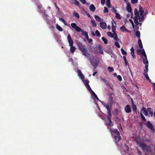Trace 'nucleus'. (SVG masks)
<instances>
[{
  "instance_id": "nucleus-49",
  "label": "nucleus",
  "mask_w": 155,
  "mask_h": 155,
  "mask_svg": "<svg viewBox=\"0 0 155 155\" xmlns=\"http://www.w3.org/2000/svg\"><path fill=\"white\" fill-rule=\"evenodd\" d=\"M95 33L97 36L99 37H101V34L98 30H96Z\"/></svg>"
},
{
  "instance_id": "nucleus-13",
  "label": "nucleus",
  "mask_w": 155,
  "mask_h": 155,
  "mask_svg": "<svg viewBox=\"0 0 155 155\" xmlns=\"http://www.w3.org/2000/svg\"><path fill=\"white\" fill-rule=\"evenodd\" d=\"M147 110H148V112L149 114V115L152 117L153 115V109L150 107H148L147 108Z\"/></svg>"
},
{
  "instance_id": "nucleus-32",
  "label": "nucleus",
  "mask_w": 155,
  "mask_h": 155,
  "mask_svg": "<svg viewBox=\"0 0 155 155\" xmlns=\"http://www.w3.org/2000/svg\"><path fill=\"white\" fill-rule=\"evenodd\" d=\"M98 48L100 53L101 54H103L104 52L101 48V46L99 45L98 46Z\"/></svg>"
},
{
  "instance_id": "nucleus-42",
  "label": "nucleus",
  "mask_w": 155,
  "mask_h": 155,
  "mask_svg": "<svg viewBox=\"0 0 155 155\" xmlns=\"http://www.w3.org/2000/svg\"><path fill=\"white\" fill-rule=\"evenodd\" d=\"M121 51L123 55H125L126 54L127 52L123 48H121Z\"/></svg>"
},
{
  "instance_id": "nucleus-14",
  "label": "nucleus",
  "mask_w": 155,
  "mask_h": 155,
  "mask_svg": "<svg viewBox=\"0 0 155 155\" xmlns=\"http://www.w3.org/2000/svg\"><path fill=\"white\" fill-rule=\"evenodd\" d=\"M77 72L78 74V76L82 80H83L84 78V76L81 71L80 70H78Z\"/></svg>"
},
{
  "instance_id": "nucleus-48",
  "label": "nucleus",
  "mask_w": 155,
  "mask_h": 155,
  "mask_svg": "<svg viewBox=\"0 0 155 155\" xmlns=\"http://www.w3.org/2000/svg\"><path fill=\"white\" fill-rule=\"evenodd\" d=\"M114 45L118 48H120V46L118 42H115Z\"/></svg>"
},
{
  "instance_id": "nucleus-26",
  "label": "nucleus",
  "mask_w": 155,
  "mask_h": 155,
  "mask_svg": "<svg viewBox=\"0 0 155 155\" xmlns=\"http://www.w3.org/2000/svg\"><path fill=\"white\" fill-rule=\"evenodd\" d=\"M56 27L57 29L60 31H63V28L58 24H57L56 25Z\"/></svg>"
},
{
  "instance_id": "nucleus-44",
  "label": "nucleus",
  "mask_w": 155,
  "mask_h": 155,
  "mask_svg": "<svg viewBox=\"0 0 155 155\" xmlns=\"http://www.w3.org/2000/svg\"><path fill=\"white\" fill-rule=\"evenodd\" d=\"M91 22L92 25L93 27H96L97 26V24L95 23V21L94 20H91Z\"/></svg>"
},
{
  "instance_id": "nucleus-40",
  "label": "nucleus",
  "mask_w": 155,
  "mask_h": 155,
  "mask_svg": "<svg viewBox=\"0 0 155 155\" xmlns=\"http://www.w3.org/2000/svg\"><path fill=\"white\" fill-rule=\"evenodd\" d=\"M82 35H84L85 37L88 35V33L87 32H86L84 30H82L81 31Z\"/></svg>"
},
{
  "instance_id": "nucleus-23",
  "label": "nucleus",
  "mask_w": 155,
  "mask_h": 155,
  "mask_svg": "<svg viewBox=\"0 0 155 155\" xmlns=\"http://www.w3.org/2000/svg\"><path fill=\"white\" fill-rule=\"evenodd\" d=\"M138 45H139L140 48V49L143 48V45H142V42L141 41V40L140 38L139 39H138Z\"/></svg>"
},
{
  "instance_id": "nucleus-41",
  "label": "nucleus",
  "mask_w": 155,
  "mask_h": 155,
  "mask_svg": "<svg viewBox=\"0 0 155 155\" xmlns=\"http://www.w3.org/2000/svg\"><path fill=\"white\" fill-rule=\"evenodd\" d=\"M124 60V61L125 64L126 66L128 65L129 67V65L128 62L127 61L126 57L125 56H124L123 57Z\"/></svg>"
},
{
  "instance_id": "nucleus-22",
  "label": "nucleus",
  "mask_w": 155,
  "mask_h": 155,
  "mask_svg": "<svg viewBox=\"0 0 155 155\" xmlns=\"http://www.w3.org/2000/svg\"><path fill=\"white\" fill-rule=\"evenodd\" d=\"M104 107L107 109L108 113H110V109L109 108V105H107L106 103H104L103 104Z\"/></svg>"
},
{
  "instance_id": "nucleus-46",
  "label": "nucleus",
  "mask_w": 155,
  "mask_h": 155,
  "mask_svg": "<svg viewBox=\"0 0 155 155\" xmlns=\"http://www.w3.org/2000/svg\"><path fill=\"white\" fill-rule=\"evenodd\" d=\"M73 15L77 18H79V15L78 14L77 12H74Z\"/></svg>"
},
{
  "instance_id": "nucleus-31",
  "label": "nucleus",
  "mask_w": 155,
  "mask_h": 155,
  "mask_svg": "<svg viewBox=\"0 0 155 155\" xmlns=\"http://www.w3.org/2000/svg\"><path fill=\"white\" fill-rule=\"evenodd\" d=\"M114 34V36L113 37L114 40H115L116 41H119V38L118 37L117 33Z\"/></svg>"
},
{
  "instance_id": "nucleus-45",
  "label": "nucleus",
  "mask_w": 155,
  "mask_h": 155,
  "mask_svg": "<svg viewBox=\"0 0 155 155\" xmlns=\"http://www.w3.org/2000/svg\"><path fill=\"white\" fill-rule=\"evenodd\" d=\"M140 116L142 118V120L144 121H146V118L141 113H140Z\"/></svg>"
},
{
  "instance_id": "nucleus-11",
  "label": "nucleus",
  "mask_w": 155,
  "mask_h": 155,
  "mask_svg": "<svg viewBox=\"0 0 155 155\" xmlns=\"http://www.w3.org/2000/svg\"><path fill=\"white\" fill-rule=\"evenodd\" d=\"M100 27L103 29H105L107 28V25L105 22L101 21L100 23Z\"/></svg>"
},
{
  "instance_id": "nucleus-30",
  "label": "nucleus",
  "mask_w": 155,
  "mask_h": 155,
  "mask_svg": "<svg viewBox=\"0 0 155 155\" xmlns=\"http://www.w3.org/2000/svg\"><path fill=\"white\" fill-rule=\"evenodd\" d=\"M94 18L98 22L101 21V18L100 17L97 15H95Z\"/></svg>"
},
{
  "instance_id": "nucleus-47",
  "label": "nucleus",
  "mask_w": 155,
  "mask_h": 155,
  "mask_svg": "<svg viewBox=\"0 0 155 155\" xmlns=\"http://www.w3.org/2000/svg\"><path fill=\"white\" fill-rule=\"evenodd\" d=\"M107 69L110 72H112L114 71L113 68L110 67H108L107 68Z\"/></svg>"
},
{
  "instance_id": "nucleus-7",
  "label": "nucleus",
  "mask_w": 155,
  "mask_h": 155,
  "mask_svg": "<svg viewBox=\"0 0 155 155\" xmlns=\"http://www.w3.org/2000/svg\"><path fill=\"white\" fill-rule=\"evenodd\" d=\"M142 61L145 65V68L144 69V71H148V67L149 62L147 59L144 60V59L142 60Z\"/></svg>"
},
{
  "instance_id": "nucleus-57",
  "label": "nucleus",
  "mask_w": 155,
  "mask_h": 155,
  "mask_svg": "<svg viewBox=\"0 0 155 155\" xmlns=\"http://www.w3.org/2000/svg\"><path fill=\"white\" fill-rule=\"evenodd\" d=\"M145 76V78L149 81H150V82H151V80L150 79L148 76V75H145L144 76Z\"/></svg>"
},
{
  "instance_id": "nucleus-25",
  "label": "nucleus",
  "mask_w": 155,
  "mask_h": 155,
  "mask_svg": "<svg viewBox=\"0 0 155 155\" xmlns=\"http://www.w3.org/2000/svg\"><path fill=\"white\" fill-rule=\"evenodd\" d=\"M135 17H140L139 13L138 12V10L137 8H135L134 9Z\"/></svg>"
},
{
  "instance_id": "nucleus-12",
  "label": "nucleus",
  "mask_w": 155,
  "mask_h": 155,
  "mask_svg": "<svg viewBox=\"0 0 155 155\" xmlns=\"http://www.w3.org/2000/svg\"><path fill=\"white\" fill-rule=\"evenodd\" d=\"M120 29L122 30V31H126L128 33H130L131 31L127 29L125 27V26L124 25H122V26H121L120 27Z\"/></svg>"
},
{
  "instance_id": "nucleus-29",
  "label": "nucleus",
  "mask_w": 155,
  "mask_h": 155,
  "mask_svg": "<svg viewBox=\"0 0 155 155\" xmlns=\"http://www.w3.org/2000/svg\"><path fill=\"white\" fill-rule=\"evenodd\" d=\"M141 16V18L140 17H140H138L139 18V21L140 22H141L143 21L144 19V15L143 14L142 15H140Z\"/></svg>"
},
{
  "instance_id": "nucleus-38",
  "label": "nucleus",
  "mask_w": 155,
  "mask_h": 155,
  "mask_svg": "<svg viewBox=\"0 0 155 155\" xmlns=\"http://www.w3.org/2000/svg\"><path fill=\"white\" fill-rule=\"evenodd\" d=\"M87 87V90L89 91L90 93H91V92L93 91L91 88L89 84L85 86Z\"/></svg>"
},
{
  "instance_id": "nucleus-4",
  "label": "nucleus",
  "mask_w": 155,
  "mask_h": 155,
  "mask_svg": "<svg viewBox=\"0 0 155 155\" xmlns=\"http://www.w3.org/2000/svg\"><path fill=\"white\" fill-rule=\"evenodd\" d=\"M91 62L95 69L97 67L99 64V61L97 59H93Z\"/></svg>"
},
{
  "instance_id": "nucleus-5",
  "label": "nucleus",
  "mask_w": 155,
  "mask_h": 155,
  "mask_svg": "<svg viewBox=\"0 0 155 155\" xmlns=\"http://www.w3.org/2000/svg\"><path fill=\"white\" fill-rule=\"evenodd\" d=\"M124 1L127 5V12L129 13H131V14H132L133 15V13L132 12L131 7L129 2L126 0H125Z\"/></svg>"
},
{
  "instance_id": "nucleus-10",
  "label": "nucleus",
  "mask_w": 155,
  "mask_h": 155,
  "mask_svg": "<svg viewBox=\"0 0 155 155\" xmlns=\"http://www.w3.org/2000/svg\"><path fill=\"white\" fill-rule=\"evenodd\" d=\"M139 146L142 148L143 150H147V146L143 143H140Z\"/></svg>"
},
{
  "instance_id": "nucleus-52",
  "label": "nucleus",
  "mask_w": 155,
  "mask_h": 155,
  "mask_svg": "<svg viewBox=\"0 0 155 155\" xmlns=\"http://www.w3.org/2000/svg\"><path fill=\"white\" fill-rule=\"evenodd\" d=\"M89 81H88V80L87 79L85 80L84 82V84L85 86H86L87 85L89 84Z\"/></svg>"
},
{
  "instance_id": "nucleus-16",
  "label": "nucleus",
  "mask_w": 155,
  "mask_h": 155,
  "mask_svg": "<svg viewBox=\"0 0 155 155\" xmlns=\"http://www.w3.org/2000/svg\"><path fill=\"white\" fill-rule=\"evenodd\" d=\"M67 38L69 44H71V43H74L72 39L71 36L69 34H68Z\"/></svg>"
},
{
  "instance_id": "nucleus-28",
  "label": "nucleus",
  "mask_w": 155,
  "mask_h": 155,
  "mask_svg": "<svg viewBox=\"0 0 155 155\" xmlns=\"http://www.w3.org/2000/svg\"><path fill=\"white\" fill-rule=\"evenodd\" d=\"M135 34L138 39H140V32L139 31H137L135 33Z\"/></svg>"
},
{
  "instance_id": "nucleus-2",
  "label": "nucleus",
  "mask_w": 155,
  "mask_h": 155,
  "mask_svg": "<svg viewBox=\"0 0 155 155\" xmlns=\"http://www.w3.org/2000/svg\"><path fill=\"white\" fill-rule=\"evenodd\" d=\"M76 44L78 49L82 52L83 54L85 56H87L88 54L87 49L85 46L80 41H77Z\"/></svg>"
},
{
  "instance_id": "nucleus-63",
  "label": "nucleus",
  "mask_w": 155,
  "mask_h": 155,
  "mask_svg": "<svg viewBox=\"0 0 155 155\" xmlns=\"http://www.w3.org/2000/svg\"><path fill=\"white\" fill-rule=\"evenodd\" d=\"M129 21L131 23V24L132 25V26H133V27L134 28V24L133 21H132V20L131 19H129Z\"/></svg>"
},
{
  "instance_id": "nucleus-39",
  "label": "nucleus",
  "mask_w": 155,
  "mask_h": 155,
  "mask_svg": "<svg viewBox=\"0 0 155 155\" xmlns=\"http://www.w3.org/2000/svg\"><path fill=\"white\" fill-rule=\"evenodd\" d=\"M108 114L109 116H107V118L109 121L111 120V112H110V113H108Z\"/></svg>"
},
{
  "instance_id": "nucleus-17",
  "label": "nucleus",
  "mask_w": 155,
  "mask_h": 155,
  "mask_svg": "<svg viewBox=\"0 0 155 155\" xmlns=\"http://www.w3.org/2000/svg\"><path fill=\"white\" fill-rule=\"evenodd\" d=\"M141 110L143 111V112L144 114L146 116H147L148 115V110L145 107L142 108L141 109Z\"/></svg>"
},
{
  "instance_id": "nucleus-43",
  "label": "nucleus",
  "mask_w": 155,
  "mask_h": 155,
  "mask_svg": "<svg viewBox=\"0 0 155 155\" xmlns=\"http://www.w3.org/2000/svg\"><path fill=\"white\" fill-rule=\"evenodd\" d=\"M102 40L104 41L105 44H106L107 43V41L106 38L104 37H102Z\"/></svg>"
},
{
  "instance_id": "nucleus-62",
  "label": "nucleus",
  "mask_w": 155,
  "mask_h": 155,
  "mask_svg": "<svg viewBox=\"0 0 155 155\" xmlns=\"http://www.w3.org/2000/svg\"><path fill=\"white\" fill-rule=\"evenodd\" d=\"M105 0H101V3L102 5H104L105 3Z\"/></svg>"
},
{
  "instance_id": "nucleus-33",
  "label": "nucleus",
  "mask_w": 155,
  "mask_h": 155,
  "mask_svg": "<svg viewBox=\"0 0 155 155\" xmlns=\"http://www.w3.org/2000/svg\"><path fill=\"white\" fill-rule=\"evenodd\" d=\"M75 31L78 32H79L80 31H81L82 30H81V28L79 27L78 26H77L75 27V28H74Z\"/></svg>"
},
{
  "instance_id": "nucleus-53",
  "label": "nucleus",
  "mask_w": 155,
  "mask_h": 155,
  "mask_svg": "<svg viewBox=\"0 0 155 155\" xmlns=\"http://www.w3.org/2000/svg\"><path fill=\"white\" fill-rule=\"evenodd\" d=\"M117 78L118 79V80L120 81L122 80V77L120 75H118L117 76Z\"/></svg>"
},
{
  "instance_id": "nucleus-51",
  "label": "nucleus",
  "mask_w": 155,
  "mask_h": 155,
  "mask_svg": "<svg viewBox=\"0 0 155 155\" xmlns=\"http://www.w3.org/2000/svg\"><path fill=\"white\" fill-rule=\"evenodd\" d=\"M71 25L72 28H75L77 26L75 23H72L71 24Z\"/></svg>"
},
{
  "instance_id": "nucleus-34",
  "label": "nucleus",
  "mask_w": 155,
  "mask_h": 155,
  "mask_svg": "<svg viewBox=\"0 0 155 155\" xmlns=\"http://www.w3.org/2000/svg\"><path fill=\"white\" fill-rule=\"evenodd\" d=\"M106 4H107V6L108 8H110L111 7V5H110V0H107Z\"/></svg>"
},
{
  "instance_id": "nucleus-24",
  "label": "nucleus",
  "mask_w": 155,
  "mask_h": 155,
  "mask_svg": "<svg viewBox=\"0 0 155 155\" xmlns=\"http://www.w3.org/2000/svg\"><path fill=\"white\" fill-rule=\"evenodd\" d=\"M138 18H139L138 17H134V22L137 25H138L139 23L138 21Z\"/></svg>"
},
{
  "instance_id": "nucleus-50",
  "label": "nucleus",
  "mask_w": 155,
  "mask_h": 155,
  "mask_svg": "<svg viewBox=\"0 0 155 155\" xmlns=\"http://www.w3.org/2000/svg\"><path fill=\"white\" fill-rule=\"evenodd\" d=\"M74 0V4L75 5L78 6L80 5V3L79 2L77 1V0Z\"/></svg>"
},
{
  "instance_id": "nucleus-55",
  "label": "nucleus",
  "mask_w": 155,
  "mask_h": 155,
  "mask_svg": "<svg viewBox=\"0 0 155 155\" xmlns=\"http://www.w3.org/2000/svg\"><path fill=\"white\" fill-rule=\"evenodd\" d=\"M138 0H131V2L132 4H135L137 3Z\"/></svg>"
},
{
  "instance_id": "nucleus-27",
  "label": "nucleus",
  "mask_w": 155,
  "mask_h": 155,
  "mask_svg": "<svg viewBox=\"0 0 155 155\" xmlns=\"http://www.w3.org/2000/svg\"><path fill=\"white\" fill-rule=\"evenodd\" d=\"M105 124L107 127H108L109 126L112 127L113 126V124L112 122L111 121V120L109 121L108 123H105Z\"/></svg>"
},
{
  "instance_id": "nucleus-3",
  "label": "nucleus",
  "mask_w": 155,
  "mask_h": 155,
  "mask_svg": "<svg viewBox=\"0 0 155 155\" xmlns=\"http://www.w3.org/2000/svg\"><path fill=\"white\" fill-rule=\"evenodd\" d=\"M137 52L138 54L141 56L140 57L142 59V61L143 59H147V56L144 49H138L137 51Z\"/></svg>"
},
{
  "instance_id": "nucleus-6",
  "label": "nucleus",
  "mask_w": 155,
  "mask_h": 155,
  "mask_svg": "<svg viewBox=\"0 0 155 155\" xmlns=\"http://www.w3.org/2000/svg\"><path fill=\"white\" fill-rule=\"evenodd\" d=\"M146 126L151 130H154V126L150 121H147L144 124Z\"/></svg>"
},
{
  "instance_id": "nucleus-9",
  "label": "nucleus",
  "mask_w": 155,
  "mask_h": 155,
  "mask_svg": "<svg viewBox=\"0 0 155 155\" xmlns=\"http://www.w3.org/2000/svg\"><path fill=\"white\" fill-rule=\"evenodd\" d=\"M131 104L132 109L133 111L134 112H136L137 110V107L136 105L134 103L133 100L132 98H131Z\"/></svg>"
},
{
  "instance_id": "nucleus-59",
  "label": "nucleus",
  "mask_w": 155,
  "mask_h": 155,
  "mask_svg": "<svg viewBox=\"0 0 155 155\" xmlns=\"http://www.w3.org/2000/svg\"><path fill=\"white\" fill-rule=\"evenodd\" d=\"M85 12L86 14L87 15V16L89 18H91V15H90V14L87 11H84Z\"/></svg>"
},
{
  "instance_id": "nucleus-1",
  "label": "nucleus",
  "mask_w": 155,
  "mask_h": 155,
  "mask_svg": "<svg viewBox=\"0 0 155 155\" xmlns=\"http://www.w3.org/2000/svg\"><path fill=\"white\" fill-rule=\"evenodd\" d=\"M110 132L114 134V141L115 143H117L120 140H121L120 133L117 129L110 130Z\"/></svg>"
},
{
  "instance_id": "nucleus-60",
  "label": "nucleus",
  "mask_w": 155,
  "mask_h": 155,
  "mask_svg": "<svg viewBox=\"0 0 155 155\" xmlns=\"http://www.w3.org/2000/svg\"><path fill=\"white\" fill-rule=\"evenodd\" d=\"M130 53H131V54L132 55L133 58H136V56L134 54V52H131Z\"/></svg>"
},
{
  "instance_id": "nucleus-18",
  "label": "nucleus",
  "mask_w": 155,
  "mask_h": 155,
  "mask_svg": "<svg viewBox=\"0 0 155 155\" xmlns=\"http://www.w3.org/2000/svg\"><path fill=\"white\" fill-rule=\"evenodd\" d=\"M108 103L110 105H111L114 103L113 100V97L112 96H110L108 100Z\"/></svg>"
},
{
  "instance_id": "nucleus-56",
  "label": "nucleus",
  "mask_w": 155,
  "mask_h": 155,
  "mask_svg": "<svg viewBox=\"0 0 155 155\" xmlns=\"http://www.w3.org/2000/svg\"><path fill=\"white\" fill-rule=\"evenodd\" d=\"M91 93L95 97V98H96V97H97V95L93 91L91 92Z\"/></svg>"
},
{
  "instance_id": "nucleus-61",
  "label": "nucleus",
  "mask_w": 155,
  "mask_h": 155,
  "mask_svg": "<svg viewBox=\"0 0 155 155\" xmlns=\"http://www.w3.org/2000/svg\"><path fill=\"white\" fill-rule=\"evenodd\" d=\"M80 1L83 4H85L86 3V1L85 0H80Z\"/></svg>"
},
{
  "instance_id": "nucleus-20",
  "label": "nucleus",
  "mask_w": 155,
  "mask_h": 155,
  "mask_svg": "<svg viewBox=\"0 0 155 155\" xmlns=\"http://www.w3.org/2000/svg\"><path fill=\"white\" fill-rule=\"evenodd\" d=\"M90 10L92 12H94L96 9L94 5L93 4H91L89 7Z\"/></svg>"
},
{
  "instance_id": "nucleus-64",
  "label": "nucleus",
  "mask_w": 155,
  "mask_h": 155,
  "mask_svg": "<svg viewBox=\"0 0 155 155\" xmlns=\"http://www.w3.org/2000/svg\"><path fill=\"white\" fill-rule=\"evenodd\" d=\"M87 40L89 43H91L92 42V39L91 38Z\"/></svg>"
},
{
  "instance_id": "nucleus-8",
  "label": "nucleus",
  "mask_w": 155,
  "mask_h": 155,
  "mask_svg": "<svg viewBox=\"0 0 155 155\" xmlns=\"http://www.w3.org/2000/svg\"><path fill=\"white\" fill-rule=\"evenodd\" d=\"M124 110L127 113H130L131 112V109L129 105H127L124 107Z\"/></svg>"
},
{
  "instance_id": "nucleus-58",
  "label": "nucleus",
  "mask_w": 155,
  "mask_h": 155,
  "mask_svg": "<svg viewBox=\"0 0 155 155\" xmlns=\"http://www.w3.org/2000/svg\"><path fill=\"white\" fill-rule=\"evenodd\" d=\"M137 150V153L139 155H141L142 154L141 152L139 150L137 147H136Z\"/></svg>"
},
{
  "instance_id": "nucleus-35",
  "label": "nucleus",
  "mask_w": 155,
  "mask_h": 155,
  "mask_svg": "<svg viewBox=\"0 0 155 155\" xmlns=\"http://www.w3.org/2000/svg\"><path fill=\"white\" fill-rule=\"evenodd\" d=\"M59 20L60 21H62L64 24L66 26L68 25L66 23L65 21V20L64 19H63L61 18H59Z\"/></svg>"
},
{
  "instance_id": "nucleus-54",
  "label": "nucleus",
  "mask_w": 155,
  "mask_h": 155,
  "mask_svg": "<svg viewBox=\"0 0 155 155\" xmlns=\"http://www.w3.org/2000/svg\"><path fill=\"white\" fill-rule=\"evenodd\" d=\"M104 10L103 11L104 13H106L108 12V8L106 7H104Z\"/></svg>"
},
{
  "instance_id": "nucleus-21",
  "label": "nucleus",
  "mask_w": 155,
  "mask_h": 155,
  "mask_svg": "<svg viewBox=\"0 0 155 155\" xmlns=\"http://www.w3.org/2000/svg\"><path fill=\"white\" fill-rule=\"evenodd\" d=\"M139 12L140 13V15H142L144 13V11L143 9V7L141 6L140 5L139 6Z\"/></svg>"
},
{
  "instance_id": "nucleus-19",
  "label": "nucleus",
  "mask_w": 155,
  "mask_h": 155,
  "mask_svg": "<svg viewBox=\"0 0 155 155\" xmlns=\"http://www.w3.org/2000/svg\"><path fill=\"white\" fill-rule=\"evenodd\" d=\"M116 25L114 26L113 24V23L112 22V31L114 34L116 33Z\"/></svg>"
},
{
  "instance_id": "nucleus-15",
  "label": "nucleus",
  "mask_w": 155,
  "mask_h": 155,
  "mask_svg": "<svg viewBox=\"0 0 155 155\" xmlns=\"http://www.w3.org/2000/svg\"><path fill=\"white\" fill-rule=\"evenodd\" d=\"M73 43H71V45L69 44L70 46H71L70 51L72 54H73L76 49L75 47L73 46Z\"/></svg>"
},
{
  "instance_id": "nucleus-37",
  "label": "nucleus",
  "mask_w": 155,
  "mask_h": 155,
  "mask_svg": "<svg viewBox=\"0 0 155 155\" xmlns=\"http://www.w3.org/2000/svg\"><path fill=\"white\" fill-rule=\"evenodd\" d=\"M115 17L117 19H121V18L120 17V14H119V13H115Z\"/></svg>"
},
{
  "instance_id": "nucleus-36",
  "label": "nucleus",
  "mask_w": 155,
  "mask_h": 155,
  "mask_svg": "<svg viewBox=\"0 0 155 155\" xmlns=\"http://www.w3.org/2000/svg\"><path fill=\"white\" fill-rule=\"evenodd\" d=\"M107 35L108 36L110 37V38H113L114 37V36L111 32L108 31L107 32Z\"/></svg>"
}]
</instances>
